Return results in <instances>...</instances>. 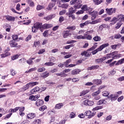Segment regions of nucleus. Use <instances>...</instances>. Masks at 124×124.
<instances>
[{
	"label": "nucleus",
	"mask_w": 124,
	"mask_h": 124,
	"mask_svg": "<svg viewBox=\"0 0 124 124\" xmlns=\"http://www.w3.org/2000/svg\"><path fill=\"white\" fill-rule=\"evenodd\" d=\"M31 88V85L30 84V83H27L26 85H24L23 86V88H22V91H27V90H29Z\"/></svg>",
	"instance_id": "22"
},
{
	"label": "nucleus",
	"mask_w": 124,
	"mask_h": 124,
	"mask_svg": "<svg viewBox=\"0 0 124 124\" xmlns=\"http://www.w3.org/2000/svg\"><path fill=\"white\" fill-rule=\"evenodd\" d=\"M56 75H57V76H60V77H66V76H67V75L63 74V72L60 73H56Z\"/></svg>",
	"instance_id": "33"
},
{
	"label": "nucleus",
	"mask_w": 124,
	"mask_h": 124,
	"mask_svg": "<svg viewBox=\"0 0 124 124\" xmlns=\"http://www.w3.org/2000/svg\"><path fill=\"white\" fill-rule=\"evenodd\" d=\"M93 40H94V41H95V42H97L101 40V38L100 36H95L93 38Z\"/></svg>",
	"instance_id": "31"
},
{
	"label": "nucleus",
	"mask_w": 124,
	"mask_h": 124,
	"mask_svg": "<svg viewBox=\"0 0 124 124\" xmlns=\"http://www.w3.org/2000/svg\"><path fill=\"white\" fill-rule=\"evenodd\" d=\"M96 48H97V45H94L91 48L88 49V51H93V50H94Z\"/></svg>",
	"instance_id": "47"
},
{
	"label": "nucleus",
	"mask_w": 124,
	"mask_h": 124,
	"mask_svg": "<svg viewBox=\"0 0 124 124\" xmlns=\"http://www.w3.org/2000/svg\"><path fill=\"white\" fill-rule=\"evenodd\" d=\"M37 30H38L37 28H36L33 25V27H32V32H36L37 31Z\"/></svg>",
	"instance_id": "63"
},
{
	"label": "nucleus",
	"mask_w": 124,
	"mask_h": 124,
	"mask_svg": "<svg viewBox=\"0 0 124 124\" xmlns=\"http://www.w3.org/2000/svg\"><path fill=\"white\" fill-rule=\"evenodd\" d=\"M45 65H46L47 66H53V65H55V63L53 62H47L45 63Z\"/></svg>",
	"instance_id": "37"
},
{
	"label": "nucleus",
	"mask_w": 124,
	"mask_h": 124,
	"mask_svg": "<svg viewBox=\"0 0 124 124\" xmlns=\"http://www.w3.org/2000/svg\"><path fill=\"white\" fill-rule=\"evenodd\" d=\"M81 56H85V57H90V56H91V53H89L87 51H84L81 53Z\"/></svg>",
	"instance_id": "35"
},
{
	"label": "nucleus",
	"mask_w": 124,
	"mask_h": 124,
	"mask_svg": "<svg viewBox=\"0 0 124 124\" xmlns=\"http://www.w3.org/2000/svg\"><path fill=\"white\" fill-rule=\"evenodd\" d=\"M9 44L11 46V47H17V46L18 45V43L14 42L13 40H11L9 42Z\"/></svg>",
	"instance_id": "19"
},
{
	"label": "nucleus",
	"mask_w": 124,
	"mask_h": 124,
	"mask_svg": "<svg viewBox=\"0 0 124 124\" xmlns=\"http://www.w3.org/2000/svg\"><path fill=\"white\" fill-rule=\"evenodd\" d=\"M110 53L106 55V57H104V61H105V60H108V59H111V58H112V56L111 55H109Z\"/></svg>",
	"instance_id": "51"
},
{
	"label": "nucleus",
	"mask_w": 124,
	"mask_h": 124,
	"mask_svg": "<svg viewBox=\"0 0 124 124\" xmlns=\"http://www.w3.org/2000/svg\"><path fill=\"white\" fill-rule=\"evenodd\" d=\"M108 46H109L108 43L104 44L102 45L98 48L92 51V54L95 55V54L98 53V52H100V51H102V50H103L104 48H106V47H108Z\"/></svg>",
	"instance_id": "4"
},
{
	"label": "nucleus",
	"mask_w": 124,
	"mask_h": 124,
	"mask_svg": "<svg viewBox=\"0 0 124 124\" xmlns=\"http://www.w3.org/2000/svg\"><path fill=\"white\" fill-rule=\"evenodd\" d=\"M56 17V15L55 14H52L50 15L49 16H45L44 17V19L45 20H46V21H49L51 20V19H53V18H55Z\"/></svg>",
	"instance_id": "12"
},
{
	"label": "nucleus",
	"mask_w": 124,
	"mask_h": 124,
	"mask_svg": "<svg viewBox=\"0 0 124 124\" xmlns=\"http://www.w3.org/2000/svg\"><path fill=\"white\" fill-rule=\"evenodd\" d=\"M45 70H46V69L44 67H42V68L39 67L37 69L38 72H44Z\"/></svg>",
	"instance_id": "49"
},
{
	"label": "nucleus",
	"mask_w": 124,
	"mask_h": 124,
	"mask_svg": "<svg viewBox=\"0 0 124 124\" xmlns=\"http://www.w3.org/2000/svg\"><path fill=\"white\" fill-rule=\"evenodd\" d=\"M121 37H122V35H121V34H116L114 35V38H115V39H119Z\"/></svg>",
	"instance_id": "61"
},
{
	"label": "nucleus",
	"mask_w": 124,
	"mask_h": 124,
	"mask_svg": "<svg viewBox=\"0 0 124 124\" xmlns=\"http://www.w3.org/2000/svg\"><path fill=\"white\" fill-rule=\"evenodd\" d=\"M71 62V59H69L68 60H66V62H64V65L65 67H68V64L69 63Z\"/></svg>",
	"instance_id": "29"
},
{
	"label": "nucleus",
	"mask_w": 124,
	"mask_h": 124,
	"mask_svg": "<svg viewBox=\"0 0 124 124\" xmlns=\"http://www.w3.org/2000/svg\"><path fill=\"white\" fill-rule=\"evenodd\" d=\"M85 115L88 117V119H91V118H93L95 115V111L92 112L90 110H87L85 111Z\"/></svg>",
	"instance_id": "6"
},
{
	"label": "nucleus",
	"mask_w": 124,
	"mask_h": 124,
	"mask_svg": "<svg viewBox=\"0 0 124 124\" xmlns=\"http://www.w3.org/2000/svg\"><path fill=\"white\" fill-rule=\"evenodd\" d=\"M41 76L43 78H47V77H48V76H49V73H47L46 72H45L41 74Z\"/></svg>",
	"instance_id": "30"
},
{
	"label": "nucleus",
	"mask_w": 124,
	"mask_h": 124,
	"mask_svg": "<svg viewBox=\"0 0 124 124\" xmlns=\"http://www.w3.org/2000/svg\"><path fill=\"white\" fill-rule=\"evenodd\" d=\"M93 83L96 85H101L102 84V81L101 79H95L93 80Z\"/></svg>",
	"instance_id": "25"
},
{
	"label": "nucleus",
	"mask_w": 124,
	"mask_h": 124,
	"mask_svg": "<svg viewBox=\"0 0 124 124\" xmlns=\"http://www.w3.org/2000/svg\"><path fill=\"white\" fill-rule=\"evenodd\" d=\"M94 102L93 101H90V100H85L83 101L82 102V104L83 105H85L86 106H93L94 104Z\"/></svg>",
	"instance_id": "7"
},
{
	"label": "nucleus",
	"mask_w": 124,
	"mask_h": 124,
	"mask_svg": "<svg viewBox=\"0 0 124 124\" xmlns=\"http://www.w3.org/2000/svg\"><path fill=\"white\" fill-rule=\"evenodd\" d=\"M26 62L27 63H28V64H29V65H31V64L33 63V61H32V60H31V59H29L28 60H27Z\"/></svg>",
	"instance_id": "50"
},
{
	"label": "nucleus",
	"mask_w": 124,
	"mask_h": 124,
	"mask_svg": "<svg viewBox=\"0 0 124 124\" xmlns=\"http://www.w3.org/2000/svg\"><path fill=\"white\" fill-rule=\"evenodd\" d=\"M35 116H36L35 114L31 113H29L27 115V118L29 120H32V119H34V118H35Z\"/></svg>",
	"instance_id": "14"
},
{
	"label": "nucleus",
	"mask_w": 124,
	"mask_h": 124,
	"mask_svg": "<svg viewBox=\"0 0 124 124\" xmlns=\"http://www.w3.org/2000/svg\"><path fill=\"white\" fill-rule=\"evenodd\" d=\"M109 93L108 91H104L102 93V95H103V96H108Z\"/></svg>",
	"instance_id": "52"
},
{
	"label": "nucleus",
	"mask_w": 124,
	"mask_h": 124,
	"mask_svg": "<svg viewBox=\"0 0 124 124\" xmlns=\"http://www.w3.org/2000/svg\"><path fill=\"white\" fill-rule=\"evenodd\" d=\"M63 106V104L59 103L57 104L55 106V109H61Z\"/></svg>",
	"instance_id": "32"
},
{
	"label": "nucleus",
	"mask_w": 124,
	"mask_h": 124,
	"mask_svg": "<svg viewBox=\"0 0 124 124\" xmlns=\"http://www.w3.org/2000/svg\"><path fill=\"white\" fill-rule=\"evenodd\" d=\"M43 104H44V102H43V100L40 99L37 100L35 103L36 106H37L38 107L41 106V105H43Z\"/></svg>",
	"instance_id": "15"
},
{
	"label": "nucleus",
	"mask_w": 124,
	"mask_h": 124,
	"mask_svg": "<svg viewBox=\"0 0 124 124\" xmlns=\"http://www.w3.org/2000/svg\"><path fill=\"white\" fill-rule=\"evenodd\" d=\"M123 24V22L118 21V23L116 24V26L115 27L116 29H120L122 26V25Z\"/></svg>",
	"instance_id": "39"
},
{
	"label": "nucleus",
	"mask_w": 124,
	"mask_h": 124,
	"mask_svg": "<svg viewBox=\"0 0 124 124\" xmlns=\"http://www.w3.org/2000/svg\"><path fill=\"white\" fill-rule=\"evenodd\" d=\"M81 72V70L80 69H74L73 71H72L71 74L72 75H77V74H79V73Z\"/></svg>",
	"instance_id": "18"
},
{
	"label": "nucleus",
	"mask_w": 124,
	"mask_h": 124,
	"mask_svg": "<svg viewBox=\"0 0 124 124\" xmlns=\"http://www.w3.org/2000/svg\"><path fill=\"white\" fill-rule=\"evenodd\" d=\"M108 55H111V58L113 60H116V59H119L122 57V54H118V51H114L109 53Z\"/></svg>",
	"instance_id": "5"
},
{
	"label": "nucleus",
	"mask_w": 124,
	"mask_h": 124,
	"mask_svg": "<svg viewBox=\"0 0 124 124\" xmlns=\"http://www.w3.org/2000/svg\"><path fill=\"white\" fill-rule=\"evenodd\" d=\"M47 109V107L45 105L42 106L39 108V110L41 111L42 112H43L45 110H46Z\"/></svg>",
	"instance_id": "41"
},
{
	"label": "nucleus",
	"mask_w": 124,
	"mask_h": 124,
	"mask_svg": "<svg viewBox=\"0 0 124 124\" xmlns=\"http://www.w3.org/2000/svg\"><path fill=\"white\" fill-rule=\"evenodd\" d=\"M100 93V90H98L92 94L93 96H98V94Z\"/></svg>",
	"instance_id": "45"
},
{
	"label": "nucleus",
	"mask_w": 124,
	"mask_h": 124,
	"mask_svg": "<svg viewBox=\"0 0 124 124\" xmlns=\"http://www.w3.org/2000/svg\"><path fill=\"white\" fill-rule=\"evenodd\" d=\"M71 5H74V7L75 9H79L82 7V1L80 0H72L70 2Z\"/></svg>",
	"instance_id": "2"
},
{
	"label": "nucleus",
	"mask_w": 124,
	"mask_h": 124,
	"mask_svg": "<svg viewBox=\"0 0 124 124\" xmlns=\"http://www.w3.org/2000/svg\"><path fill=\"white\" fill-rule=\"evenodd\" d=\"M71 35V34L69 32V31H66L64 32L63 37L66 38L68 36Z\"/></svg>",
	"instance_id": "24"
},
{
	"label": "nucleus",
	"mask_w": 124,
	"mask_h": 124,
	"mask_svg": "<svg viewBox=\"0 0 124 124\" xmlns=\"http://www.w3.org/2000/svg\"><path fill=\"white\" fill-rule=\"evenodd\" d=\"M112 19H111V17H108L104 19V21H106V22L109 21V22H111V23H113V21H111Z\"/></svg>",
	"instance_id": "62"
},
{
	"label": "nucleus",
	"mask_w": 124,
	"mask_h": 124,
	"mask_svg": "<svg viewBox=\"0 0 124 124\" xmlns=\"http://www.w3.org/2000/svg\"><path fill=\"white\" fill-rule=\"evenodd\" d=\"M19 57H20V55L16 54L11 56V59L12 60V61H15V60H17V59H18Z\"/></svg>",
	"instance_id": "42"
},
{
	"label": "nucleus",
	"mask_w": 124,
	"mask_h": 124,
	"mask_svg": "<svg viewBox=\"0 0 124 124\" xmlns=\"http://www.w3.org/2000/svg\"><path fill=\"white\" fill-rule=\"evenodd\" d=\"M88 93H90V90H84L82 91L80 93V96H82V95H85V94H87Z\"/></svg>",
	"instance_id": "36"
},
{
	"label": "nucleus",
	"mask_w": 124,
	"mask_h": 124,
	"mask_svg": "<svg viewBox=\"0 0 124 124\" xmlns=\"http://www.w3.org/2000/svg\"><path fill=\"white\" fill-rule=\"evenodd\" d=\"M100 22H101V19H98L91 22L90 20H87L84 23H80L79 24V26L80 27V28H84V27H85V26H88L89 24H90L91 25H95V24H98V23H100Z\"/></svg>",
	"instance_id": "1"
},
{
	"label": "nucleus",
	"mask_w": 124,
	"mask_h": 124,
	"mask_svg": "<svg viewBox=\"0 0 124 124\" xmlns=\"http://www.w3.org/2000/svg\"><path fill=\"white\" fill-rule=\"evenodd\" d=\"M84 39H87V40H92L93 37L92 35L90 34H88V33L84 34Z\"/></svg>",
	"instance_id": "20"
},
{
	"label": "nucleus",
	"mask_w": 124,
	"mask_h": 124,
	"mask_svg": "<svg viewBox=\"0 0 124 124\" xmlns=\"http://www.w3.org/2000/svg\"><path fill=\"white\" fill-rule=\"evenodd\" d=\"M10 71H11V75H12V76H14V75H15L16 73V72L12 69L10 70Z\"/></svg>",
	"instance_id": "64"
},
{
	"label": "nucleus",
	"mask_w": 124,
	"mask_h": 124,
	"mask_svg": "<svg viewBox=\"0 0 124 124\" xmlns=\"http://www.w3.org/2000/svg\"><path fill=\"white\" fill-rule=\"evenodd\" d=\"M115 74H116V71L112 70L111 71H110L108 73V75H115Z\"/></svg>",
	"instance_id": "60"
},
{
	"label": "nucleus",
	"mask_w": 124,
	"mask_h": 124,
	"mask_svg": "<svg viewBox=\"0 0 124 124\" xmlns=\"http://www.w3.org/2000/svg\"><path fill=\"white\" fill-rule=\"evenodd\" d=\"M67 30H69L70 31H75V30H76V27L75 26H69L67 27Z\"/></svg>",
	"instance_id": "46"
},
{
	"label": "nucleus",
	"mask_w": 124,
	"mask_h": 124,
	"mask_svg": "<svg viewBox=\"0 0 124 124\" xmlns=\"http://www.w3.org/2000/svg\"><path fill=\"white\" fill-rule=\"evenodd\" d=\"M76 117V114L74 112H71L70 114V118L71 119H74V118H75Z\"/></svg>",
	"instance_id": "56"
},
{
	"label": "nucleus",
	"mask_w": 124,
	"mask_h": 124,
	"mask_svg": "<svg viewBox=\"0 0 124 124\" xmlns=\"http://www.w3.org/2000/svg\"><path fill=\"white\" fill-rule=\"evenodd\" d=\"M105 59L104 57H102L100 59L95 60V62H97L98 63H100V62H104Z\"/></svg>",
	"instance_id": "40"
},
{
	"label": "nucleus",
	"mask_w": 124,
	"mask_h": 124,
	"mask_svg": "<svg viewBox=\"0 0 124 124\" xmlns=\"http://www.w3.org/2000/svg\"><path fill=\"white\" fill-rule=\"evenodd\" d=\"M54 6H55V3H49V4L48 5V9L49 10H51V9H52Z\"/></svg>",
	"instance_id": "54"
},
{
	"label": "nucleus",
	"mask_w": 124,
	"mask_h": 124,
	"mask_svg": "<svg viewBox=\"0 0 124 124\" xmlns=\"http://www.w3.org/2000/svg\"><path fill=\"white\" fill-rule=\"evenodd\" d=\"M33 26H34V27H35V28H36L38 30V29H40L41 31H43V30H42V26H43L42 23L36 22V23H35L34 24Z\"/></svg>",
	"instance_id": "11"
},
{
	"label": "nucleus",
	"mask_w": 124,
	"mask_h": 124,
	"mask_svg": "<svg viewBox=\"0 0 124 124\" xmlns=\"http://www.w3.org/2000/svg\"><path fill=\"white\" fill-rule=\"evenodd\" d=\"M99 67V66L98 65L92 66L88 68V70H93V69H97Z\"/></svg>",
	"instance_id": "27"
},
{
	"label": "nucleus",
	"mask_w": 124,
	"mask_h": 124,
	"mask_svg": "<svg viewBox=\"0 0 124 124\" xmlns=\"http://www.w3.org/2000/svg\"><path fill=\"white\" fill-rule=\"evenodd\" d=\"M77 41L75 40H68L66 42V44H72V43H76Z\"/></svg>",
	"instance_id": "59"
},
{
	"label": "nucleus",
	"mask_w": 124,
	"mask_h": 124,
	"mask_svg": "<svg viewBox=\"0 0 124 124\" xmlns=\"http://www.w3.org/2000/svg\"><path fill=\"white\" fill-rule=\"evenodd\" d=\"M43 8H44V6L38 5L37 6L36 9L37 10H41V9H43Z\"/></svg>",
	"instance_id": "57"
},
{
	"label": "nucleus",
	"mask_w": 124,
	"mask_h": 124,
	"mask_svg": "<svg viewBox=\"0 0 124 124\" xmlns=\"http://www.w3.org/2000/svg\"><path fill=\"white\" fill-rule=\"evenodd\" d=\"M76 38H77V39H85L84 35H77Z\"/></svg>",
	"instance_id": "58"
},
{
	"label": "nucleus",
	"mask_w": 124,
	"mask_h": 124,
	"mask_svg": "<svg viewBox=\"0 0 124 124\" xmlns=\"http://www.w3.org/2000/svg\"><path fill=\"white\" fill-rule=\"evenodd\" d=\"M11 54L10 52L8 51H5V53L1 55V58H5L6 57H8V56H10Z\"/></svg>",
	"instance_id": "26"
},
{
	"label": "nucleus",
	"mask_w": 124,
	"mask_h": 124,
	"mask_svg": "<svg viewBox=\"0 0 124 124\" xmlns=\"http://www.w3.org/2000/svg\"><path fill=\"white\" fill-rule=\"evenodd\" d=\"M123 63H124V58L118 61L115 65H119V64H123Z\"/></svg>",
	"instance_id": "34"
},
{
	"label": "nucleus",
	"mask_w": 124,
	"mask_h": 124,
	"mask_svg": "<svg viewBox=\"0 0 124 124\" xmlns=\"http://www.w3.org/2000/svg\"><path fill=\"white\" fill-rule=\"evenodd\" d=\"M29 84L30 85V87H34V86H36V85H38L39 83L38 82H29Z\"/></svg>",
	"instance_id": "38"
},
{
	"label": "nucleus",
	"mask_w": 124,
	"mask_h": 124,
	"mask_svg": "<svg viewBox=\"0 0 124 124\" xmlns=\"http://www.w3.org/2000/svg\"><path fill=\"white\" fill-rule=\"evenodd\" d=\"M6 19L9 22H14L15 21V17L11 16H6Z\"/></svg>",
	"instance_id": "13"
},
{
	"label": "nucleus",
	"mask_w": 124,
	"mask_h": 124,
	"mask_svg": "<svg viewBox=\"0 0 124 124\" xmlns=\"http://www.w3.org/2000/svg\"><path fill=\"white\" fill-rule=\"evenodd\" d=\"M118 21H119V22H121V23L124 22V15H120L117 16V17H113L111 20L113 23H110V24L111 25H115Z\"/></svg>",
	"instance_id": "3"
},
{
	"label": "nucleus",
	"mask_w": 124,
	"mask_h": 124,
	"mask_svg": "<svg viewBox=\"0 0 124 124\" xmlns=\"http://www.w3.org/2000/svg\"><path fill=\"white\" fill-rule=\"evenodd\" d=\"M107 101H106V99L100 100L97 102V105H101V104H106Z\"/></svg>",
	"instance_id": "17"
},
{
	"label": "nucleus",
	"mask_w": 124,
	"mask_h": 124,
	"mask_svg": "<svg viewBox=\"0 0 124 124\" xmlns=\"http://www.w3.org/2000/svg\"><path fill=\"white\" fill-rule=\"evenodd\" d=\"M93 2H94V4L98 5V4H100L102 2V0H93Z\"/></svg>",
	"instance_id": "44"
},
{
	"label": "nucleus",
	"mask_w": 124,
	"mask_h": 124,
	"mask_svg": "<svg viewBox=\"0 0 124 124\" xmlns=\"http://www.w3.org/2000/svg\"><path fill=\"white\" fill-rule=\"evenodd\" d=\"M52 27H53L52 24H45L42 26V29L46 30L47 29H50V28H52Z\"/></svg>",
	"instance_id": "16"
},
{
	"label": "nucleus",
	"mask_w": 124,
	"mask_h": 124,
	"mask_svg": "<svg viewBox=\"0 0 124 124\" xmlns=\"http://www.w3.org/2000/svg\"><path fill=\"white\" fill-rule=\"evenodd\" d=\"M103 108V106H97L95 108H93V111H96L97 110H100Z\"/></svg>",
	"instance_id": "43"
},
{
	"label": "nucleus",
	"mask_w": 124,
	"mask_h": 124,
	"mask_svg": "<svg viewBox=\"0 0 124 124\" xmlns=\"http://www.w3.org/2000/svg\"><path fill=\"white\" fill-rule=\"evenodd\" d=\"M19 109H20V107H16L15 108H11L9 109V112L15 113L16 112H17Z\"/></svg>",
	"instance_id": "23"
},
{
	"label": "nucleus",
	"mask_w": 124,
	"mask_h": 124,
	"mask_svg": "<svg viewBox=\"0 0 124 124\" xmlns=\"http://www.w3.org/2000/svg\"><path fill=\"white\" fill-rule=\"evenodd\" d=\"M61 7L62 8H64L65 9H66V8H68V4L67 3H64V4H62L61 6Z\"/></svg>",
	"instance_id": "55"
},
{
	"label": "nucleus",
	"mask_w": 124,
	"mask_h": 124,
	"mask_svg": "<svg viewBox=\"0 0 124 124\" xmlns=\"http://www.w3.org/2000/svg\"><path fill=\"white\" fill-rule=\"evenodd\" d=\"M75 11H76V9L73 8V7H71L69 9V13L67 14V15H70L71 14H73L75 13Z\"/></svg>",
	"instance_id": "21"
},
{
	"label": "nucleus",
	"mask_w": 124,
	"mask_h": 124,
	"mask_svg": "<svg viewBox=\"0 0 124 124\" xmlns=\"http://www.w3.org/2000/svg\"><path fill=\"white\" fill-rule=\"evenodd\" d=\"M90 15L92 16L91 21H93V20L96 19V17H97V11H93L92 13H90Z\"/></svg>",
	"instance_id": "9"
},
{
	"label": "nucleus",
	"mask_w": 124,
	"mask_h": 124,
	"mask_svg": "<svg viewBox=\"0 0 124 124\" xmlns=\"http://www.w3.org/2000/svg\"><path fill=\"white\" fill-rule=\"evenodd\" d=\"M119 95H115L113 94H111L108 97V98H109L111 101H115V100H117Z\"/></svg>",
	"instance_id": "10"
},
{
	"label": "nucleus",
	"mask_w": 124,
	"mask_h": 124,
	"mask_svg": "<svg viewBox=\"0 0 124 124\" xmlns=\"http://www.w3.org/2000/svg\"><path fill=\"white\" fill-rule=\"evenodd\" d=\"M88 5H84L82 7L81 9L83 10V11H87L88 10Z\"/></svg>",
	"instance_id": "53"
},
{
	"label": "nucleus",
	"mask_w": 124,
	"mask_h": 124,
	"mask_svg": "<svg viewBox=\"0 0 124 124\" xmlns=\"http://www.w3.org/2000/svg\"><path fill=\"white\" fill-rule=\"evenodd\" d=\"M106 11L107 13L108 14V15H112L113 13H116V8H106Z\"/></svg>",
	"instance_id": "8"
},
{
	"label": "nucleus",
	"mask_w": 124,
	"mask_h": 124,
	"mask_svg": "<svg viewBox=\"0 0 124 124\" xmlns=\"http://www.w3.org/2000/svg\"><path fill=\"white\" fill-rule=\"evenodd\" d=\"M41 123V120L39 119L35 120L33 122L32 124H39Z\"/></svg>",
	"instance_id": "48"
},
{
	"label": "nucleus",
	"mask_w": 124,
	"mask_h": 124,
	"mask_svg": "<svg viewBox=\"0 0 124 124\" xmlns=\"http://www.w3.org/2000/svg\"><path fill=\"white\" fill-rule=\"evenodd\" d=\"M26 1L28 4H29L30 6H31V7H33L34 6V3L33 1L31 0H26Z\"/></svg>",
	"instance_id": "28"
}]
</instances>
